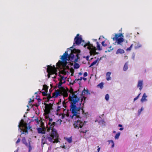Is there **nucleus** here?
<instances>
[{"label": "nucleus", "mask_w": 152, "mask_h": 152, "mask_svg": "<svg viewBox=\"0 0 152 152\" xmlns=\"http://www.w3.org/2000/svg\"><path fill=\"white\" fill-rule=\"evenodd\" d=\"M86 92V94H90L89 91L88 90H86L85 89H84V92Z\"/></svg>", "instance_id": "nucleus-34"}, {"label": "nucleus", "mask_w": 152, "mask_h": 152, "mask_svg": "<svg viewBox=\"0 0 152 152\" xmlns=\"http://www.w3.org/2000/svg\"><path fill=\"white\" fill-rule=\"evenodd\" d=\"M18 149L16 151H15V152H18Z\"/></svg>", "instance_id": "nucleus-59"}, {"label": "nucleus", "mask_w": 152, "mask_h": 152, "mask_svg": "<svg viewBox=\"0 0 152 152\" xmlns=\"http://www.w3.org/2000/svg\"><path fill=\"white\" fill-rule=\"evenodd\" d=\"M61 108V107L60 106H58L57 107V109L58 110H60V108Z\"/></svg>", "instance_id": "nucleus-55"}, {"label": "nucleus", "mask_w": 152, "mask_h": 152, "mask_svg": "<svg viewBox=\"0 0 152 152\" xmlns=\"http://www.w3.org/2000/svg\"><path fill=\"white\" fill-rule=\"evenodd\" d=\"M73 92L72 90L71 92V93H72V94H70L69 96L71 101L70 106V110L72 114V115H70V116L73 119L76 120V118H78L77 121L76 120L75 121L74 126L75 128L78 129L79 128H82L84 124L83 122L81 121V118L80 117L79 115L80 114H83L84 117H86L87 115V113H85L83 107H81V104L83 101V105H84L86 97L82 96L80 99V102L78 103V102L80 100V98H78Z\"/></svg>", "instance_id": "nucleus-1"}, {"label": "nucleus", "mask_w": 152, "mask_h": 152, "mask_svg": "<svg viewBox=\"0 0 152 152\" xmlns=\"http://www.w3.org/2000/svg\"><path fill=\"white\" fill-rule=\"evenodd\" d=\"M99 123L100 124H102V125H104L105 123V122L104 121V120H101L99 121Z\"/></svg>", "instance_id": "nucleus-22"}, {"label": "nucleus", "mask_w": 152, "mask_h": 152, "mask_svg": "<svg viewBox=\"0 0 152 152\" xmlns=\"http://www.w3.org/2000/svg\"><path fill=\"white\" fill-rule=\"evenodd\" d=\"M131 49V48L129 47V48H128L127 49H126V50L127 51H130V50Z\"/></svg>", "instance_id": "nucleus-49"}, {"label": "nucleus", "mask_w": 152, "mask_h": 152, "mask_svg": "<svg viewBox=\"0 0 152 152\" xmlns=\"http://www.w3.org/2000/svg\"><path fill=\"white\" fill-rule=\"evenodd\" d=\"M62 84V81L61 80H60L59 82L58 83V88H60L61 87Z\"/></svg>", "instance_id": "nucleus-28"}, {"label": "nucleus", "mask_w": 152, "mask_h": 152, "mask_svg": "<svg viewBox=\"0 0 152 152\" xmlns=\"http://www.w3.org/2000/svg\"><path fill=\"white\" fill-rule=\"evenodd\" d=\"M88 75V73L87 72H85L84 73L83 76L84 77H86Z\"/></svg>", "instance_id": "nucleus-44"}, {"label": "nucleus", "mask_w": 152, "mask_h": 152, "mask_svg": "<svg viewBox=\"0 0 152 152\" xmlns=\"http://www.w3.org/2000/svg\"><path fill=\"white\" fill-rule=\"evenodd\" d=\"M124 129V128H123V127H121V128H120V129H119V130L121 131H122Z\"/></svg>", "instance_id": "nucleus-51"}, {"label": "nucleus", "mask_w": 152, "mask_h": 152, "mask_svg": "<svg viewBox=\"0 0 152 152\" xmlns=\"http://www.w3.org/2000/svg\"><path fill=\"white\" fill-rule=\"evenodd\" d=\"M23 132H26V133H25V134L26 135V134H28V130H27V129H25L24 130H23Z\"/></svg>", "instance_id": "nucleus-37"}, {"label": "nucleus", "mask_w": 152, "mask_h": 152, "mask_svg": "<svg viewBox=\"0 0 152 152\" xmlns=\"http://www.w3.org/2000/svg\"><path fill=\"white\" fill-rule=\"evenodd\" d=\"M97 62V60H95V61H93L92 63H91L90 66H89V67H90L92 66H93Z\"/></svg>", "instance_id": "nucleus-24"}, {"label": "nucleus", "mask_w": 152, "mask_h": 152, "mask_svg": "<svg viewBox=\"0 0 152 152\" xmlns=\"http://www.w3.org/2000/svg\"><path fill=\"white\" fill-rule=\"evenodd\" d=\"M111 74V73L109 72H108L106 74V80L108 81L111 80V77H110V76Z\"/></svg>", "instance_id": "nucleus-13"}, {"label": "nucleus", "mask_w": 152, "mask_h": 152, "mask_svg": "<svg viewBox=\"0 0 152 152\" xmlns=\"http://www.w3.org/2000/svg\"><path fill=\"white\" fill-rule=\"evenodd\" d=\"M124 51L123 49H119L117 50L116 52V54H122L124 53Z\"/></svg>", "instance_id": "nucleus-14"}, {"label": "nucleus", "mask_w": 152, "mask_h": 152, "mask_svg": "<svg viewBox=\"0 0 152 152\" xmlns=\"http://www.w3.org/2000/svg\"><path fill=\"white\" fill-rule=\"evenodd\" d=\"M128 62H126L124 65L123 67V70L124 71H126L128 69Z\"/></svg>", "instance_id": "nucleus-15"}, {"label": "nucleus", "mask_w": 152, "mask_h": 152, "mask_svg": "<svg viewBox=\"0 0 152 152\" xmlns=\"http://www.w3.org/2000/svg\"><path fill=\"white\" fill-rule=\"evenodd\" d=\"M79 64L77 63H75L74 65V68L75 69H78L80 67Z\"/></svg>", "instance_id": "nucleus-17"}, {"label": "nucleus", "mask_w": 152, "mask_h": 152, "mask_svg": "<svg viewBox=\"0 0 152 152\" xmlns=\"http://www.w3.org/2000/svg\"><path fill=\"white\" fill-rule=\"evenodd\" d=\"M104 83L102 82L97 85L98 87H99L101 89H102L103 87Z\"/></svg>", "instance_id": "nucleus-19"}, {"label": "nucleus", "mask_w": 152, "mask_h": 152, "mask_svg": "<svg viewBox=\"0 0 152 152\" xmlns=\"http://www.w3.org/2000/svg\"><path fill=\"white\" fill-rule=\"evenodd\" d=\"M28 142H27L26 138L25 137H23L21 140L22 142L24 144L26 147L28 148V152H30L32 149L31 146V139H29L28 140Z\"/></svg>", "instance_id": "nucleus-9"}, {"label": "nucleus", "mask_w": 152, "mask_h": 152, "mask_svg": "<svg viewBox=\"0 0 152 152\" xmlns=\"http://www.w3.org/2000/svg\"><path fill=\"white\" fill-rule=\"evenodd\" d=\"M113 48H112L111 49H108L107 50H106L105 51V53H107V52H110L112 50H113Z\"/></svg>", "instance_id": "nucleus-39"}, {"label": "nucleus", "mask_w": 152, "mask_h": 152, "mask_svg": "<svg viewBox=\"0 0 152 152\" xmlns=\"http://www.w3.org/2000/svg\"><path fill=\"white\" fill-rule=\"evenodd\" d=\"M20 138H19L16 142V144H18V143H19L20 142Z\"/></svg>", "instance_id": "nucleus-45"}, {"label": "nucleus", "mask_w": 152, "mask_h": 152, "mask_svg": "<svg viewBox=\"0 0 152 152\" xmlns=\"http://www.w3.org/2000/svg\"><path fill=\"white\" fill-rule=\"evenodd\" d=\"M137 87L139 88V89L141 91L143 88V81L139 80L138 81Z\"/></svg>", "instance_id": "nucleus-10"}, {"label": "nucleus", "mask_w": 152, "mask_h": 152, "mask_svg": "<svg viewBox=\"0 0 152 152\" xmlns=\"http://www.w3.org/2000/svg\"><path fill=\"white\" fill-rule=\"evenodd\" d=\"M135 53H132V58L133 59V60H134V58H135Z\"/></svg>", "instance_id": "nucleus-36"}, {"label": "nucleus", "mask_w": 152, "mask_h": 152, "mask_svg": "<svg viewBox=\"0 0 152 152\" xmlns=\"http://www.w3.org/2000/svg\"><path fill=\"white\" fill-rule=\"evenodd\" d=\"M84 80H87V79L86 78H85V77H83V79Z\"/></svg>", "instance_id": "nucleus-54"}, {"label": "nucleus", "mask_w": 152, "mask_h": 152, "mask_svg": "<svg viewBox=\"0 0 152 152\" xmlns=\"http://www.w3.org/2000/svg\"><path fill=\"white\" fill-rule=\"evenodd\" d=\"M102 59V57H101L100 58H97V59L96 60H97V62H99V61H100V60H101Z\"/></svg>", "instance_id": "nucleus-46"}, {"label": "nucleus", "mask_w": 152, "mask_h": 152, "mask_svg": "<svg viewBox=\"0 0 152 152\" xmlns=\"http://www.w3.org/2000/svg\"><path fill=\"white\" fill-rule=\"evenodd\" d=\"M43 89L45 91H48V87L46 85H43Z\"/></svg>", "instance_id": "nucleus-27"}, {"label": "nucleus", "mask_w": 152, "mask_h": 152, "mask_svg": "<svg viewBox=\"0 0 152 152\" xmlns=\"http://www.w3.org/2000/svg\"><path fill=\"white\" fill-rule=\"evenodd\" d=\"M124 36L121 34H115V37L113 38V41H116L118 45L120 44L121 43L124 41V38H123Z\"/></svg>", "instance_id": "nucleus-7"}, {"label": "nucleus", "mask_w": 152, "mask_h": 152, "mask_svg": "<svg viewBox=\"0 0 152 152\" xmlns=\"http://www.w3.org/2000/svg\"><path fill=\"white\" fill-rule=\"evenodd\" d=\"M46 91H45V92H42V94L44 96H46V95H48L47 94V93Z\"/></svg>", "instance_id": "nucleus-41"}, {"label": "nucleus", "mask_w": 152, "mask_h": 152, "mask_svg": "<svg viewBox=\"0 0 152 152\" xmlns=\"http://www.w3.org/2000/svg\"><path fill=\"white\" fill-rule=\"evenodd\" d=\"M141 46L142 45L139 43H138L137 45L136 44L135 45L134 47V48L135 49H137L141 47Z\"/></svg>", "instance_id": "nucleus-21"}, {"label": "nucleus", "mask_w": 152, "mask_h": 152, "mask_svg": "<svg viewBox=\"0 0 152 152\" xmlns=\"http://www.w3.org/2000/svg\"><path fill=\"white\" fill-rule=\"evenodd\" d=\"M113 133H116V132L115 131H113Z\"/></svg>", "instance_id": "nucleus-63"}, {"label": "nucleus", "mask_w": 152, "mask_h": 152, "mask_svg": "<svg viewBox=\"0 0 152 152\" xmlns=\"http://www.w3.org/2000/svg\"><path fill=\"white\" fill-rule=\"evenodd\" d=\"M118 126L120 127H122V125L121 124H119L118 125Z\"/></svg>", "instance_id": "nucleus-53"}, {"label": "nucleus", "mask_w": 152, "mask_h": 152, "mask_svg": "<svg viewBox=\"0 0 152 152\" xmlns=\"http://www.w3.org/2000/svg\"><path fill=\"white\" fill-rule=\"evenodd\" d=\"M97 44V48L99 50H102V48L100 47V44H99L98 42H96Z\"/></svg>", "instance_id": "nucleus-23"}, {"label": "nucleus", "mask_w": 152, "mask_h": 152, "mask_svg": "<svg viewBox=\"0 0 152 152\" xmlns=\"http://www.w3.org/2000/svg\"><path fill=\"white\" fill-rule=\"evenodd\" d=\"M86 46H88V48L90 50V53L91 55L94 56L99 54V53L96 52V47L95 46H93L92 44H90L89 42L86 44Z\"/></svg>", "instance_id": "nucleus-5"}, {"label": "nucleus", "mask_w": 152, "mask_h": 152, "mask_svg": "<svg viewBox=\"0 0 152 152\" xmlns=\"http://www.w3.org/2000/svg\"><path fill=\"white\" fill-rule=\"evenodd\" d=\"M65 117V116L64 115H62L61 116V118L62 119H63Z\"/></svg>", "instance_id": "nucleus-50"}, {"label": "nucleus", "mask_w": 152, "mask_h": 152, "mask_svg": "<svg viewBox=\"0 0 152 152\" xmlns=\"http://www.w3.org/2000/svg\"><path fill=\"white\" fill-rule=\"evenodd\" d=\"M66 77H64L63 76H62L61 77V80H61L62 81L63 80H65Z\"/></svg>", "instance_id": "nucleus-35"}, {"label": "nucleus", "mask_w": 152, "mask_h": 152, "mask_svg": "<svg viewBox=\"0 0 152 152\" xmlns=\"http://www.w3.org/2000/svg\"><path fill=\"white\" fill-rule=\"evenodd\" d=\"M42 133H41V134H45V132L44 130H42V131L41 132Z\"/></svg>", "instance_id": "nucleus-47"}, {"label": "nucleus", "mask_w": 152, "mask_h": 152, "mask_svg": "<svg viewBox=\"0 0 152 152\" xmlns=\"http://www.w3.org/2000/svg\"><path fill=\"white\" fill-rule=\"evenodd\" d=\"M18 127L19 128L18 131H20V132H22V130L21 128V127L23 128L24 129H30L31 128V127L30 126H27L26 123L24 122V120L23 119H21L20 121L19 122Z\"/></svg>", "instance_id": "nucleus-8"}, {"label": "nucleus", "mask_w": 152, "mask_h": 152, "mask_svg": "<svg viewBox=\"0 0 152 152\" xmlns=\"http://www.w3.org/2000/svg\"><path fill=\"white\" fill-rule=\"evenodd\" d=\"M147 97V96L146 95L145 93H144L141 99L140 100V101L142 102H146L147 101V99H146V98Z\"/></svg>", "instance_id": "nucleus-11"}, {"label": "nucleus", "mask_w": 152, "mask_h": 152, "mask_svg": "<svg viewBox=\"0 0 152 152\" xmlns=\"http://www.w3.org/2000/svg\"><path fill=\"white\" fill-rule=\"evenodd\" d=\"M82 41V38L81 36H79V34H77L74 38V43L72 46L70 48H68L67 50H68V49H72L75 46V45H79L81 43Z\"/></svg>", "instance_id": "nucleus-4"}, {"label": "nucleus", "mask_w": 152, "mask_h": 152, "mask_svg": "<svg viewBox=\"0 0 152 152\" xmlns=\"http://www.w3.org/2000/svg\"><path fill=\"white\" fill-rule=\"evenodd\" d=\"M47 72L48 73V78L50 77L51 75L57 74V69L54 66H53V68L50 65H47Z\"/></svg>", "instance_id": "nucleus-6"}, {"label": "nucleus", "mask_w": 152, "mask_h": 152, "mask_svg": "<svg viewBox=\"0 0 152 152\" xmlns=\"http://www.w3.org/2000/svg\"><path fill=\"white\" fill-rule=\"evenodd\" d=\"M32 101V100L31 99H30V100L29 101V104H30V103H31Z\"/></svg>", "instance_id": "nucleus-52"}, {"label": "nucleus", "mask_w": 152, "mask_h": 152, "mask_svg": "<svg viewBox=\"0 0 152 152\" xmlns=\"http://www.w3.org/2000/svg\"><path fill=\"white\" fill-rule=\"evenodd\" d=\"M52 107V105L51 104H47L45 106V108L48 111H50Z\"/></svg>", "instance_id": "nucleus-12"}, {"label": "nucleus", "mask_w": 152, "mask_h": 152, "mask_svg": "<svg viewBox=\"0 0 152 152\" xmlns=\"http://www.w3.org/2000/svg\"><path fill=\"white\" fill-rule=\"evenodd\" d=\"M143 110V107H142L140 109L138 110V113L139 115H140V114L141 113V112Z\"/></svg>", "instance_id": "nucleus-29"}, {"label": "nucleus", "mask_w": 152, "mask_h": 152, "mask_svg": "<svg viewBox=\"0 0 152 152\" xmlns=\"http://www.w3.org/2000/svg\"><path fill=\"white\" fill-rule=\"evenodd\" d=\"M121 133L120 132L117 133L115 137V138L116 139H118L120 136Z\"/></svg>", "instance_id": "nucleus-18"}, {"label": "nucleus", "mask_w": 152, "mask_h": 152, "mask_svg": "<svg viewBox=\"0 0 152 152\" xmlns=\"http://www.w3.org/2000/svg\"><path fill=\"white\" fill-rule=\"evenodd\" d=\"M105 99L107 101H108L109 100V96L108 94H107L105 96Z\"/></svg>", "instance_id": "nucleus-25"}, {"label": "nucleus", "mask_w": 152, "mask_h": 152, "mask_svg": "<svg viewBox=\"0 0 152 152\" xmlns=\"http://www.w3.org/2000/svg\"><path fill=\"white\" fill-rule=\"evenodd\" d=\"M42 129L41 128H39L37 129V131L38 133L40 134L42 133L41 132Z\"/></svg>", "instance_id": "nucleus-31"}, {"label": "nucleus", "mask_w": 152, "mask_h": 152, "mask_svg": "<svg viewBox=\"0 0 152 152\" xmlns=\"http://www.w3.org/2000/svg\"><path fill=\"white\" fill-rule=\"evenodd\" d=\"M108 48L110 49H111L112 48V46H110V47H108Z\"/></svg>", "instance_id": "nucleus-62"}, {"label": "nucleus", "mask_w": 152, "mask_h": 152, "mask_svg": "<svg viewBox=\"0 0 152 152\" xmlns=\"http://www.w3.org/2000/svg\"><path fill=\"white\" fill-rule=\"evenodd\" d=\"M82 42H83V43H84V47L86 48V43L85 42L84 40H82Z\"/></svg>", "instance_id": "nucleus-43"}, {"label": "nucleus", "mask_w": 152, "mask_h": 152, "mask_svg": "<svg viewBox=\"0 0 152 152\" xmlns=\"http://www.w3.org/2000/svg\"><path fill=\"white\" fill-rule=\"evenodd\" d=\"M61 95V94L59 91H57L56 92L54 96L55 98H57L58 96H60Z\"/></svg>", "instance_id": "nucleus-20"}, {"label": "nucleus", "mask_w": 152, "mask_h": 152, "mask_svg": "<svg viewBox=\"0 0 152 152\" xmlns=\"http://www.w3.org/2000/svg\"><path fill=\"white\" fill-rule=\"evenodd\" d=\"M79 75H82V73H81V72H80L79 73Z\"/></svg>", "instance_id": "nucleus-58"}, {"label": "nucleus", "mask_w": 152, "mask_h": 152, "mask_svg": "<svg viewBox=\"0 0 152 152\" xmlns=\"http://www.w3.org/2000/svg\"><path fill=\"white\" fill-rule=\"evenodd\" d=\"M38 92H36V93H35V94H38Z\"/></svg>", "instance_id": "nucleus-64"}, {"label": "nucleus", "mask_w": 152, "mask_h": 152, "mask_svg": "<svg viewBox=\"0 0 152 152\" xmlns=\"http://www.w3.org/2000/svg\"><path fill=\"white\" fill-rule=\"evenodd\" d=\"M90 57V56H87L86 57H85V56H84L83 57V58H86V60H87V61H88L89 60V58Z\"/></svg>", "instance_id": "nucleus-40"}, {"label": "nucleus", "mask_w": 152, "mask_h": 152, "mask_svg": "<svg viewBox=\"0 0 152 152\" xmlns=\"http://www.w3.org/2000/svg\"><path fill=\"white\" fill-rule=\"evenodd\" d=\"M104 43V41H102V45L104 47H105L107 46V44H105Z\"/></svg>", "instance_id": "nucleus-33"}, {"label": "nucleus", "mask_w": 152, "mask_h": 152, "mask_svg": "<svg viewBox=\"0 0 152 152\" xmlns=\"http://www.w3.org/2000/svg\"><path fill=\"white\" fill-rule=\"evenodd\" d=\"M83 79V77H80L79 79H75V80L74 81V82L75 83V81H78V80H82Z\"/></svg>", "instance_id": "nucleus-38"}, {"label": "nucleus", "mask_w": 152, "mask_h": 152, "mask_svg": "<svg viewBox=\"0 0 152 152\" xmlns=\"http://www.w3.org/2000/svg\"><path fill=\"white\" fill-rule=\"evenodd\" d=\"M70 50H71V53L69 55H68V51L67 50L64 53L63 55L61 56L60 58L62 60V61L60 60L58 61L56 64L57 66L60 67L62 65V62H66L68 60L67 58H69V60L71 61H72L75 58V59L74 61L75 63H76L78 61V60L80 59L79 54L80 52V50L75 48L73 49V50L72 49Z\"/></svg>", "instance_id": "nucleus-2"}, {"label": "nucleus", "mask_w": 152, "mask_h": 152, "mask_svg": "<svg viewBox=\"0 0 152 152\" xmlns=\"http://www.w3.org/2000/svg\"><path fill=\"white\" fill-rule=\"evenodd\" d=\"M63 81H63V82H62V84H63V83H65V82H66V81H65V80H63Z\"/></svg>", "instance_id": "nucleus-61"}, {"label": "nucleus", "mask_w": 152, "mask_h": 152, "mask_svg": "<svg viewBox=\"0 0 152 152\" xmlns=\"http://www.w3.org/2000/svg\"><path fill=\"white\" fill-rule=\"evenodd\" d=\"M62 148H65V149L66 148V146L64 145L63 146Z\"/></svg>", "instance_id": "nucleus-56"}, {"label": "nucleus", "mask_w": 152, "mask_h": 152, "mask_svg": "<svg viewBox=\"0 0 152 152\" xmlns=\"http://www.w3.org/2000/svg\"><path fill=\"white\" fill-rule=\"evenodd\" d=\"M85 94H86V92H84V90H83L82 92V94L84 95Z\"/></svg>", "instance_id": "nucleus-48"}, {"label": "nucleus", "mask_w": 152, "mask_h": 152, "mask_svg": "<svg viewBox=\"0 0 152 152\" xmlns=\"http://www.w3.org/2000/svg\"><path fill=\"white\" fill-rule=\"evenodd\" d=\"M53 121V119L52 118H49V122L48 123V125L50 124Z\"/></svg>", "instance_id": "nucleus-32"}, {"label": "nucleus", "mask_w": 152, "mask_h": 152, "mask_svg": "<svg viewBox=\"0 0 152 152\" xmlns=\"http://www.w3.org/2000/svg\"><path fill=\"white\" fill-rule=\"evenodd\" d=\"M38 97V96H37L36 99L38 100V102H40L41 101V99H40L39 98H37Z\"/></svg>", "instance_id": "nucleus-42"}, {"label": "nucleus", "mask_w": 152, "mask_h": 152, "mask_svg": "<svg viewBox=\"0 0 152 152\" xmlns=\"http://www.w3.org/2000/svg\"><path fill=\"white\" fill-rule=\"evenodd\" d=\"M57 124L55 122H52L49 126L50 129L52 130V132L51 134L50 133L44 135L42 136V142L43 144L46 143L47 140L53 143H57L59 142L58 134L56 131L55 129H53L54 126H56Z\"/></svg>", "instance_id": "nucleus-3"}, {"label": "nucleus", "mask_w": 152, "mask_h": 152, "mask_svg": "<svg viewBox=\"0 0 152 152\" xmlns=\"http://www.w3.org/2000/svg\"><path fill=\"white\" fill-rule=\"evenodd\" d=\"M108 142H109V144H110V143H111V148H113L114 146V143L112 140H108Z\"/></svg>", "instance_id": "nucleus-16"}, {"label": "nucleus", "mask_w": 152, "mask_h": 152, "mask_svg": "<svg viewBox=\"0 0 152 152\" xmlns=\"http://www.w3.org/2000/svg\"><path fill=\"white\" fill-rule=\"evenodd\" d=\"M141 94V93L139 94L134 99V102L137 99H138L140 95Z\"/></svg>", "instance_id": "nucleus-30"}, {"label": "nucleus", "mask_w": 152, "mask_h": 152, "mask_svg": "<svg viewBox=\"0 0 152 152\" xmlns=\"http://www.w3.org/2000/svg\"><path fill=\"white\" fill-rule=\"evenodd\" d=\"M100 148H99L97 149L98 152H99L100 150Z\"/></svg>", "instance_id": "nucleus-60"}, {"label": "nucleus", "mask_w": 152, "mask_h": 152, "mask_svg": "<svg viewBox=\"0 0 152 152\" xmlns=\"http://www.w3.org/2000/svg\"><path fill=\"white\" fill-rule=\"evenodd\" d=\"M133 44H132V45H131V46H130V47L131 48H132V47H133Z\"/></svg>", "instance_id": "nucleus-57"}, {"label": "nucleus", "mask_w": 152, "mask_h": 152, "mask_svg": "<svg viewBox=\"0 0 152 152\" xmlns=\"http://www.w3.org/2000/svg\"><path fill=\"white\" fill-rule=\"evenodd\" d=\"M66 140L69 143H71L72 142V139L71 137L67 138Z\"/></svg>", "instance_id": "nucleus-26"}]
</instances>
